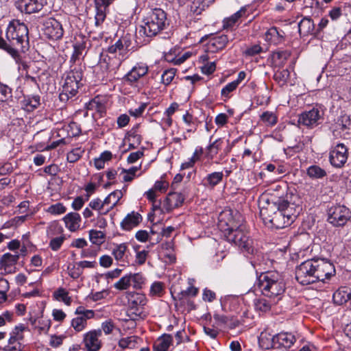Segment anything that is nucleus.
<instances>
[{
    "label": "nucleus",
    "mask_w": 351,
    "mask_h": 351,
    "mask_svg": "<svg viewBox=\"0 0 351 351\" xmlns=\"http://www.w3.org/2000/svg\"><path fill=\"white\" fill-rule=\"evenodd\" d=\"M139 125H136L134 126L129 132L127 133V139L130 142L136 143V145H139L142 141V136L138 134V129Z\"/></svg>",
    "instance_id": "58836bf2"
},
{
    "label": "nucleus",
    "mask_w": 351,
    "mask_h": 351,
    "mask_svg": "<svg viewBox=\"0 0 351 351\" xmlns=\"http://www.w3.org/2000/svg\"><path fill=\"white\" fill-rule=\"evenodd\" d=\"M141 221V215L138 213L132 211L128 213L121 222V227L123 230L129 231L137 226Z\"/></svg>",
    "instance_id": "4be33fe9"
},
{
    "label": "nucleus",
    "mask_w": 351,
    "mask_h": 351,
    "mask_svg": "<svg viewBox=\"0 0 351 351\" xmlns=\"http://www.w3.org/2000/svg\"><path fill=\"white\" fill-rule=\"evenodd\" d=\"M83 73L80 66H71V69L66 73L62 85V91L59 95L60 100L67 101L70 98L75 96L80 86Z\"/></svg>",
    "instance_id": "423d86ee"
},
{
    "label": "nucleus",
    "mask_w": 351,
    "mask_h": 351,
    "mask_svg": "<svg viewBox=\"0 0 351 351\" xmlns=\"http://www.w3.org/2000/svg\"><path fill=\"white\" fill-rule=\"evenodd\" d=\"M138 338L134 336L123 338L119 340V346L123 348H133L136 344Z\"/></svg>",
    "instance_id": "c03bdc74"
},
{
    "label": "nucleus",
    "mask_w": 351,
    "mask_h": 351,
    "mask_svg": "<svg viewBox=\"0 0 351 351\" xmlns=\"http://www.w3.org/2000/svg\"><path fill=\"white\" fill-rule=\"evenodd\" d=\"M114 46L117 48V49H119V62L117 65V68H118L123 60L127 58L128 57V53H126L125 49L123 45V43L121 40L120 38H119L115 43Z\"/></svg>",
    "instance_id": "49530a36"
},
{
    "label": "nucleus",
    "mask_w": 351,
    "mask_h": 351,
    "mask_svg": "<svg viewBox=\"0 0 351 351\" xmlns=\"http://www.w3.org/2000/svg\"><path fill=\"white\" fill-rule=\"evenodd\" d=\"M258 344L264 350L276 348L275 335H271L266 331L262 332L258 337Z\"/></svg>",
    "instance_id": "a878e982"
},
{
    "label": "nucleus",
    "mask_w": 351,
    "mask_h": 351,
    "mask_svg": "<svg viewBox=\"0 0 351 351\" xmlns=\"http://www.w3.org/2000/svg\"><path fill=\"white\" fill-rule=\"evenodd\" d=\"M122 197L123 193L120 190H116L109 194L103 201V204H105L106 205H110V206L104 212V214H106L112 210L117 204Z\"/></svg>",
    "instance_id": "c756f323"
},
{
    "label": "nucleus",
    "mask_w": 351,
    "mask_h": 351,
    "mask_svg": "<svg viewBox=\"0 0 351 351\" xmlns=\"http://www.w3.org/2000/svg\"><path fill=\"white\" fill-rule=\"evenodd\" d=\"M17 7L22 12L32 14L41 10L43 4L41 0H19Z\"/></svg>",
    "instance_id": "a211bd4d"
},
{
    "label": "nucleus",
    "mask_w": 351,
    "mask_h": 351,
    "mask_svg": "<svg viewBox=\"0 0 351 351\" xmlns=\"http://www.w3.org/2000/svg\"><path fill=\"white\" fill-rule=\"evenodd\" d=\"M229 40L228 36L225 34L214 36L209 40L208 49L212 52L221 50L226 46Z\"/></svg>",
    "instance_id": "b1692460"
},
{
    "label": "nucleus",
    "mask_w": 351,
    "mask_h": 351,
    "mask_svg": "<svg viewBox=\"0 0 351 351\" xmlns=\"http://www.w3.org/2000/svg\"><path fill=\"white\" fill-rule=\"evenodd\" d=\"M276 348H290L295 342V337L289 332H280L275 335Z\"/></svg>",
    "instance_id": "412c9836"
},
{
    "label": "nucleus",
    "mask_w": 351,
    "mask_h": 351,
    "mask_svg": "<svg viewBox=\"0 0 351 351\" xmlns=\"http://www.w3.org/2000/svg\"><path fill=\"white\" fill-rule=\"evenodd\" d=\"M69 295V293L66 291L65 289L60 287L58 288L54 293L53 297L56 300L62 301L64 300V298H66Z\"/></svg>",
    "instance_id": "e2e57ef3"
},
{
    "label": "nucleus",
    "mask_w": 351,
    "mask_h": 351,
    "mask_svg": "<svg viewBox=\"0 0 351 351\" xmlns=\"http://www.w3.org/2000/svg\"><path fill=\"white\" fill-rule=\"evenodd\" d=\"M351 120L350 119V117L347 115L346 114L341 115L338 119L337 124L339 127V129L344 130L350 125Z\"/></svg>",
    "instance_id": "3c124183"
},
{
    "label": "nucleus",
    "mask_w": 351,
    "mask_h": 351,
    "mask_svg": "<svg viewBox=\"0 0 351 351\" xmlns=\"http://www.w3.org/2000/svg\"><path fill=\"white\" fill-rule=\"evenodd\" d=\"M213 1L214 0H194L190 6V10L193 14H201L202 11L204 10L205 7L208 6V3Z\"/></svg>",
    "instance_id": "c9c22d12"
},
{
    "label": "nucleus",
    "mask_w": 351,
    "mask_h": 351,
    "mask_svg": "<svg viewBox=\"0 0 351 351\" xmlns=\"http://www.w3.org/2000/svg\"><path fill=\"white\" fill-rule=\"evenodd\" d=\"M257 285L263 295L278 298L285 290V283L280 274L276 271L261 272L257 278Z\"/></svg>",
    "instance_id": "39448f33"
},
{
    "label": "nucleus",
    "mask_w": 351,
    "mask_h": 351,
    "mask_svg": "<svg viewBox=\"0 0 351 351\" xmlns=\"http://www.w3.org/2000/svg\"><path fill=\"white\" fill-rule=\"evenodd\" d=\"M306 174L312 180L322 179L327 176L325 169L316 165L308 167L306 169Z\"/></svg>",
    "instance_id": "2f4dec72"
},
{
    "label": "nucleus",
    "mask_w": 351,
    "mask_h": 351,
    "mask_svg": "<svg viewBox=\"0 0 351 351\" xmlns=\"http://www.w3.org/2000/svg\"><path fill=\"white\" fill-rule=\"evenodd\" d=\"M314 267L312 259L307 260L298 266L295 269L297 281L303 285L316 282Z\"/></svg>",
    "instance_id": "9d476101"
},
{
    "label": "nucleus",
    "mask_w": 351,
    "mask_h": 351,
    "mask_svg": "<svg viewBox=\"0 0 351 351\" xmlns=\"http://www.w3.org/2000/svg\"><path fill=\"white\" fill-rule=\"evenodd\" d=\"M146 107H147V104L145 103H143L136 108L130 109L128 112L131 116L134 117H139L142 115V114L145 111Z\"/></svg>",
    "instance_id": "680f3d73"
},
{
    "label": "nucleus",
    "mask_w": 351,
    "mask_h": 351,
    "mask_svg": "<svg viewBox=\"0 0 351 351\" xmlns=\"http://www.w3.org/2000/svg\"><path fill=\"white\" fill-rule=\"evenodd\" d=\"M290 73L288 69L278 70L274 75V79L280 86H283L287 82Z\"/></svg>",
    "instance_id": "4c0bfd02"
},
{
    "label": "nucleus",
    "mask_w": 351,
    "mask_h": 351,
    "mask_svg": "<svg viewBox=\"0 0 351 351\" xmlns=\"http://www.w3.org/2000/svg\"><path fill=\"white\" fill-rule=\"evenodd\" d=\"M147 300L144 294L133 293L129 298L130 310L135 315H140L143 311V307L146 304Z\"/></svg>",
    "instance_id": "6ab92c4d"
},
{
    "label": "nucleus",
    "mask_w": 351,
    "mask_h": 351,
    "mask_svg": "<svg viewBox=\"0 0 351 351\" xmlns=\"http://www.w3.org/2000/svg\"><path fill=\"white\" fill-rule=\"evenodd\" d=\"M168 25L166 12L160 8H154L143 19V24L139 27L138 34L147 38L143 40L147 43L149 42V38L156 36Z\"/></svg>",
    "instance_id": "20e7f679"
},
{
    "label": "nucleus",
    "mask_w": 351,
    "mask_h": 351,
    "mask_svg": "<svg viewBox=\"0 0 351 351\" xmlns=\"http://www.w3.org/2000/svg\"><path fill=\"white\" fill-rule=\"evenodd\" d=\"M172 341L173 337L171 335H163L154 343L153 347L154 351H167Z\"/></svg>",
    "instance_id": "cd10ccee"
},
{
    "label": "nucleus",
    "mask_w": 351,
    "mask_h": 351,
    "mask_svg": "<svg viewBox=\"0 0 351 351\" xmlns=\"http://www.w3.org/2000/svg\"><path fill=\"white\" fill-rule=\"evenodd\" d=\"M112 255L119 262L121 266H126L130 264L128 258V245L126 243L116 245L112 250Z\"/></svg>",
    "instance_id": "aec40b11"
},
{
    "label": "nucleus",
    "mask_w": 351,
    "mask_h": 351,
    "mask_svg": "<svg viewBox=\"0 0 351 351\" xmlns=\"http://www.w3.org/2000/svg\"><path fill=\"white\" fill-rule=\"evenodd\" d=\"M0 95L1 100H7L12 97V89L7 85L0 83Z\"/></svg>",
    "instance_id": "13d9d810"
},
{
    "label": "nucleus",
    "mask_w": 351,
    "mask_h": 351,
    "mask_svg": "<svg viewBox=\"0 0 351 351\" xmlns=\"http://www.w3.org/2000/svg\"><path fill=\"white\" fill-rule=\"evenodd\" d=\"M89 207L92 209L97 210L99 212V215H104V212H101V210L106 206L105 204H103V201H101L99 198H95L91 200L88 204Z\"/></svg>",
    "instance_id": "603ef678"
},
{
    "label": "nucleus",
    "mask_w": 351,
    "mask_h": 351,
    "mask_svg": "<svg viewBox=\"0 0 351 351\" xmlns=\"http://www.w3.org/2000/svg\"><path fill=\"white\" fill-rule=\"evenodd\" d=\"M297 195L287 193L284 198L267 202L260 210V216L269 228L281 229L289 226L294 220Z\"/></svg>",
    "instance_id": "f257e3e1"
},
{
    "label": "nucleus",
    "mask_w": 351,
    "mask_h": 351,
    "mask_svg": "<svg viewBox=\"0 0 351 351\" xmlns=\"http://www.w3.org/2000/svg\"><path fill=\"white\" fill-rule=\"evenodd\" d=\"M219 221L223 223L227 228L224 230V237L230 243L238 246L243 253L253 254L254 248L252 246V240L250 239L247 232H245L242 226L234 228L232 214L230 210H225L219 215Z\"/></svg>",
    "instance_id": "7ed1b4c3"
},
{
    "label": "nucleus",
    "mask_w": 351,
    "mask_h": 351,
    "mask_svg": "<svg viewBox=\"0 0 351 351\" xmlns=\"http://www.w3.org/2000/svg\"><path fill=\"white\" fill-rule=\"evenodd\" d=\"M41 30L43 35L51 40L60 39L64 33L61 23L53 18H49L44 20Z\"/></svg>",
    "instance_id": "9b49d317"
},
{
    "label": "nucleus",
    "mask_w": 351,
    "mask_h": 351,
    "mask_svg": "<svg viewBox=\"0 0 351 351\" xmlns=\"http://www.w3.org/2000/svg\"><path fill=\"white\" fill-rule=\"evenodd\" d=\"M65 226L71 231L75 232L80 228L81 217L77 213L71 212L63 217Z\"/></svg>",
    "instance_id": "5701e85b"
},
{
    "label": "nucleus",
    "mask_w": 351,
    "mask_h": 351,
    "mask_svg": "<svg viewBox=\"0 0 351 351\" xmlns=\"http://www.w3.org/2000/svg\"><path fill=\"white\" fill-rule=\"evenodd\" d=\"M66 208L62 203H56L48 207L47 211L51 215H60L66 212Z\"/></svg>",
    "instance_id": "09e8293b"
},
{
    "label": "nucleus",
    "mask_w": 351,
    "mask_h": 351,
    "mask_svg": "<svg viewBox=\"0 0 351 351\" xmlns=\"http://www.w3.org/2000/svg\"><path fill=\"white\" fill-rule=\"evenodd\" d=\"M213 318L215 320V324L217 326H222L227 324L229 321L231 320L230 317L225 315H220L217 313H215Z\"/></svg>",
    "instance_id": "4d7b16f0"
},
{
    "label": "nucleus",
    "mask_w": 351,
    "mask_h": 351,
    "mask_svg": "<svg viewBox=\"0 0 351 351\" xmlns=\"http://www.w3.org/2000/svg\"><path fill=\"white\" fill-rule=\"evenodd\" d=\"M148 72V66L143 62L136 63L132 69L124 76L125 81L132 84L145 76Z\"/></svg>",
    "instance_id": "f3484780"
},
{
    "label": "nucleus",
    "mask_w": 351,
    "mask_h": 351,
    "mask_svg": "<svg viewBox=\"0 0 351 351\" xmlns=\"http://www.w3.org/2000/svg\"><path fill=\"white\" fill-rule=\"evenodd\" d=\"M132 36L130 34H126L125 35L120 38L121 40L123 43V45L125 49L126 53L129 51L130 47L132 45Z\"/></svg>",
    "instance_id": "69168bd1"
},
{
    "label": "nucleus",
    "mask_w": 351,
    "mask_h": 351,
    "mask_svg": "<svg viewBox=\"0 0 351 351\" xmlns=\"http://www.w3.org/2000/svg\"><path fill=\"white\" fill-rule=\"evenodd\" d=\"M176 69L173 68L165 70L161 76L162 84L166 86L170 84L176 75Z\"/></svg>",
    "instance_id": "a18cd8bd"
},
{
    "label": "nucleus",
    "mask_w": 351,
    "mask_h": 351,
    "mask_svg": "<svg viewBox=\"0 0 351 351\" xmlns=\"http://www.w3.org/2000/svg\"><path fill=\"white\" fill-rule=\"evenodd\" d=\"M63 228L57 222L52 223L48 230V237H51L49 246L53 251H58L60 249L66 237L63 234Z\"/></svg>",
    "instance_id": "4468645a"
},
{
    "label": "nucleus",
    "mask_w": 351,
    "mask_h": 351,
    "mask_svg": "<svg viewBox=\"0 0 351 351\" xmlns=\"http://www.w3.org/2000/svg\"><path fill=\"white\" fill-rule=\"evenodd\" d=\"M130 277H131V282H133V287L135 289H141L142 287L145 282V278L141 274H130Z\"/></svg>",
    "instance_id": "8fccbe9b"
},
{
    "label": "nucleus",
    "mask_w": 351,
    "mask_h": 351,
    "mask_svg": "<svg viewBox=\"0 0 351 351\" xmlns=\"http://www.w3.org/2000/svg\"><path fill=\"white\" fill-rule=\"evenodd\" d=\"M246 9L245 8H241L239 11L235 12L231 16L228 18H226L223 21V29L232 28L235 23L238 21V20L245 14Z\"/></svg>",
    "instance_id": "f704fd0d"
},
{
    "label": "nucleus",
    "mask_w": 351,
    "mask_h": 351,
    "mask_svg": "<svg viewBox=\"0 0 351 351\" xmlns=\"http://www.w3.org/2000/svg\"><path fill=\"white\" fill-rule=\"evenodd\" d=\"M25 328L23 324L17 326L14 328L10 335L14 336L15 337V339H17L18 341L23 340L24 338L23 332Z\"/></svg>",
    "instance_id": "052dcab7"
},
{
    "label": "nucleus",
    "mask_w": 351,
    "mask_h": 351,
    "mask_svg": "<svg viewBox=\"0 0 351 351\" xmlns=\"http://www.w3.org/2000/svg\"><path fill=\"white\" fill-rule=\"evenodd\" d=\"M69 275L73 279L78 278L83 273L82 268L79 265H69L67 267Z\"/></svg>",
    "instance_id": "5fc2aeb1"
},
{
    "label": "nucleus",
    "mask_w": 351,
    "mask_h": 351,
    "mask_svg": "<svg viewBox=\"0 0 351 351\" xmlns=\"http://www.w3.org/2000/svg\"><path fill=\"white\" fill-rule=\"evenodd\" d=\"M130 285L131 277H130V274H128L123 276L116 283H114V287L117 290L123 291L128 289Z\"/></svg>",
    "instance_id": "79ce46f5"
},
{
    "label": "nucleus",
    "mask_w": 351,
    "mask_h": 351,
    "mask_svg": "<svg viewBox=\"0 0 351 351\" xmlns=\"http://www.w3.org/2000/svg\"><path fill=\"white\" fill-rule=\"evenodd\" d=\"M351 219L350 210L344 205L337 204L328 211V221L335 227H343Z\"/></svg>",
    "instance_id": "6e6552de"
},
{
    "label": "nucleus",
    "mask_w": 351,
    "mask_h": 351,
    "mask_svg": "<svg viewBox=\"0 0 351 351\" xmlns=\"http://www.w3.org/2000/svg\"><path fill=\"white\" fill-rule=\"evenodd\" d=\"M238 87L236 82L233 81L226 84L221 90V94L222 97H229V94L236 90Z\"/></svg>",
    "instance_id": "6e6d98bb"
},
{
    "label": "nucleus",
    "mask_w": 351,
    "mask_h": 351,
    "mask_svg": "<svg viewBox=\"0 0 351 351\" xmlns=\"http://www.w3.org/2000/svg\"><path fill=\"white\" fill-rule=\"evenodd\" d=\"M95 8L97 10L95 15V24L96 25H99L106 19V10L107 8L103 7Z\"/></svg>",
    "instance_id": "864d4df0"
},
{
    "label": "nucleus",
    "mask_w": 351,
    "mask_h": 351,
    "mask_svg": "<svg viewBox=\"0 0 351 351\" xmlns=\"http://www.w3.org/2000/svg\"><path fill=\"white\" fill-rule=\"evenodd\" d=\"M223 141L221 138L216 139L207 147V156L209 158L213 159L221 148Z\"/></svg>",
    "instance_id": "e433bc0d"
},
{
    "label": "nucleus",
    "mask_w": 351,
    "mask_h": 351,
    "mask_svg": "<svg viewBox=\"0 0 351 351\" xmlns=\"http://www.w3.org/2000/svg\"><path fill=\"white\" fill-rule=\"evenodd\" d=\"M351 297V293L347 287H341L335 291L332 295V300L335 304L342 305L348 302Z\"/></svg>",
    "instance_id": "bb28decb"
},
{
    "label": "nucleus",
    "mask_w": 351,
    "mask_h": 351,
    "mask_svg": "<svg viewBox=\"0 0 351 351\" xmlns=\"http://www.w3.org/2000/svg\"><path fill=\"white\" fill-rule=\"evenodd\" d=\"M324 116V110L322 107L316 106L301 113L298 117V123L300 125L313 129L323 122Z\"/></svg>",
    "instance_id": "0eeeda50"
},
{
    "label": "nucleus",
    "mask_w": 351,
    "mask_h": 351,
    "mask_svg": "<svg viewBox=\"0 0 351 351\" xmlns=\"http://www.w3.org/2000/svg\"><path fill=\"white\" fill-rule=\"evenodd\" d=\"M276 302L274 301L273 302L271 301H267L265 299L261 298L258 299L256 302L255 303L256 307L257 309L266 312L269 311L271 308V306L273 304H275Z\"/></svg>",
    "instance_id": "de8ad7c7"
},
{
    "label": "nucleus",
    "mask_w": 351,
    "mask_h": 351,
    "mask_svg": "<svg viewBox=\"0 0 351 351\" xmlns=\"http://www.w3.org/2000/svg\"><path fill=\"white\" fill-rule=\"evenodd\" d=\"M19 259V254L18 252H16L14 254L5 253L0 258V265L6 270L7 268L16 264Z\"/></svg>",
    "instance_id": "7c9ffc66"
},
{
    "label": "nucleus",
    "mask_w": 351,
    "mask_h": 351,
    "mask_svg": "<svg viewBox=\"0 0 351 351\" xmlns=\"http://www.w3.org/2000/svg\"><path fill=\"white\" fill-rule=\"evenodd\" d=\"M348 158V149L343 143H338L332 147L329 153L330 165L335 168H341Z\"/></svg>",
    "instance_id": "f8f14e48"
},
{
    "label": "nucleus",
    "mask_w": 351,
    "mask_h": 351,
    "mask_svg": "<svg viewBox=\"0 0 351 351\" xmlns=\"http://www.w3.org/2000/svg\"><path fill=\"white\" fill-rule=\"evenodd\" d=\"M223 178V173L222 171L213 172L208 174L206 177L204 178V184L206 186L213 188L222 181Z\"/></svg>",
    "instance_id": "72a5a7b5"
},
{
    "label": "nucleus",
    "mask_w": 351,
    "mask_h": 351,
    "mask_svg": "<svg viewBox=\"0 0 351 351\" xmlns=\"http://www.w3.org/2000/svg\"><path fill=\"white\" fill-rule=\"evenodd\" d=\"M114 328V324L112 320H107L102 323L101 330L106 335L110 334Z\"/></svg>",
    "instance_id": "774afa93"
},
{
    "label": "nucleus",
    "mask_w": 351,
    "mask_h": 351,
    "mask_svg": "<svg viewBox=\"0 0 351 351\" xmlns=\"http://www.w3.org/2000/svg\"><path fill=\"white\" fill-rule=\"evenodd\" d=\"M261 121L268 126H273L277 123V116L272 112L266 111L261 115Z\"/></svg>",
    "instance_id": "ea45409f"
},
{
    "label": "nucleus",
    "mask_w": 351,
    "mask_h": 351,
    "mask_svg": "<svg viewBox=\"0 0 351 351\" xmlns=\"http://www.w3.org/2000/svg\"><path fill=\"white\" fill-rule=\"evenodd\" d=\"M81 158V151L80 149H73L67 154V160L69 162L73 163Z\"/></svg>",
    "instance_id": "bf43d9fd"
},
{
    "label": "nucleus",
    "mask_w": 351,
    "mask_h": 351,
    "mask_svg": "<svg viewBox=\"0 0 351 351\" xmlns=\"http://www.w3.org/2000/svg\"><path fill=\"white\" fill-rule=\"evenodd\" d=\"M75 317L71 320V326L76 332L82 331L86 326L87 320L95 316V312L93 310L85 309L84 306H78L75 311Z\"/></svg>",
    "instance_id": "ddd939ff"
},
{
    "label": "nucleus",
    "mask_w": 351,
    "mask_h": 351,
    "mask_svg": "<svg viewBox=\"0 0 351 351\" xmlns=\"http://www.w3.org/2000/svg\"><path fill=\"white\" fill-rule=\"evenodd\" d=\"M101 336V330H94L86 333L84 342L88 351H98L101 346L99 337Z\"/></svg>",
    "instance_id": "dca6fc26"
},
{
    "label": "nucleus",
    "mask_w": 351,
    "mask_h": 351,
    "mask_svg": "<svg viewBox=\"0 0 351 351\" xmlns=\"http://www.w3.org/2000/svg\"><path fill=\"white\" fill-rule=\"evenodd\" d=\"M6 38L8 42L0 37V49L8 52L14 60L19 59L18 51H25L28 48V28L19 20H14L9 24Z\"/></svg>",
    "instance_id": "f03ea898"
},
{
    "label": "nucleus",
    "mask_w": 351,
    "mask_h": 351,
    "mask_svg": "<svg viewBox=\"0 0 351 351\" xmlns=\"http://www.w3.org/2000/svg\"><path fill=\"white\" fill-rule=\"evenodd\" d=\"M89 237L93 243L100 245L104 241L105 234L100 230H91L89 232Z\"/></svg>",
    "instance_id": "a19ab883"
},
{
    "label": "nucleus",
    "mask_w": 351,
    "mask_h": 351,
    "mask_svg": "<svg viewBox=\"0 0 351 351\" xmlns=\"http://www.w3.org/2000/svg\"><path fill=\"white\" fill-rule=\"evenodd\" d=\"M299 32L304 35L313 34L315 24L311 18L304 17L298 24Z\"/></svg>",
    "instance_id": "473e14b6"
},
{
    "label": "nucleus",
    "mask_w": 351,
    "mask_h": 351,
    "mask_svg": "<svg viewBox=\"0 0 351 351\" xmlns=\"http://www.w3.org/2000/svg\"><path fill=\"white\" fill-rule=\"evenodd\" d=\"M141 165L138 167H132L129 169H122L121 173H123V180L124 182H131L136 176V173L141 169Z\"/></svg>",
    "instance_id": "37998d69"
},
{
    "label": "nucleus",
    "mask_w": 351,
    "mask_h": 351,
    "mask_svg": "<svg viewBox=\"0 0 351 351\" xmlns=\"http://www.w3.org/2000/svg\"><path fill=\"white\" fill-rule=\"evenodd\" d=\"M261 51H262V48H261V47L260 45H254L248 47L245 50V54L246 56H254L261 53Z\"/></svg>",
    "instance_id": "338daca9"
},
{
    "label": "nucleus",
    "mask_w": 351,
    "mask_h": 351,
    "mask_svg": "<svg viewBox=\"0 0 351 351\" xmlns=\"http://www.w3.org/2000/svg\"><path fill=\"white\" fill-rule=\"evenodd\" d=\"M312 262L313 266H315V280L316 282L322 281L324 282L326 280H329L335 275V266L329 261L322 258H313Z\"/></svg>",
    "instance_id": "1a4fd4ad"
},
{
    "label": "nucleus",
    "mask_w": 351,
    "mask_h": 351,
    "mask_svg": "<svg viewBox=\"0 0 351 351\" xmlns=\"http://www.w3.org/2000/svg\"><path fill=\"white\" fill-rule=\"evenodd\" d=\"M184 197L180 193L171 192L164 200L161 210L169 213L176 208L180 207L184 202Z\"/></svg>",
    "instance_id": "2eb2a0df"
},
{
    "label": "nucleus",
    "mask_w": 351,
    "mask_h": 351,
    "mask_svg": "<svg viewBox=\"0 0 351 351\" xmlns=\"http://www.w3.org/2000/svg\"><path fill=\"white\" fill-rule=\"evenodd\" d=\"M21 104L25 111L32 112L40 106V97L38 95L24 96Z\"/></svg>",
    "instance_id": "393cba45"
},
{
    "label": "nucleus",
    "mask_w": 351,
    "mask_h": 351,
    "mask_svg": "<svg viewBox=\"0 0 351 351\" xmlns=\"http://www.w3.org/2000/svg\"><path fill=\"white\" fill-rule=\"evenodd\" d=\"M282 31H279L277 27H271L265 33V40L271 44L277 45L282 42L283 38Z\"/></svg>",
    "instance_id": "c85d7f7f"
},
{
    "label": "nucleus",
    "mask_w": 351,
    "mask_h": 351,
    "mask_svg": "<svg viewBox=\"0 0 351 351\" xmlns=\"http://www.w3.org/2000/svg\"><path fill=\"white\" fill-rule=\"evenodd\" d=\"M202 298L204 301L211 302L215 300L216 294L212 290L208 289V288H206L203 291Z\"/></svg>",
    "instance_id": "0e129e2a"
}]
</instances>
